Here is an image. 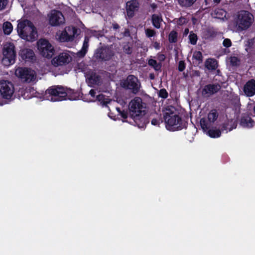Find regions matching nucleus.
<instances>
[{
  "instance_id": "14",
  "label": "nucleus",
  "mask_w": 255,
  "mask_h": 255,
  "mask_svg": "<svg viewBox=\"0 0 255 255\" xmlns=\"http://www.w3.org/2000/svg\"><path fill=\"white\" fill-rule=\"evenodd\" d=\"M71 57L66 53H61L51 60L52 64L55 67L66 65L71 61Z\"/></svg>"
},
{
  "instance_id": "38",
  "label": "nucleus",
  "mask_w": 255,
  "mask_h": 255,
  "mask_svg": "<svg viewBox=\"0 0 255 255\" xmlns=\"http://www.w3.org/2000/svg\"><path fill=\"white\" fill-rule=\"evenodd\" d=\"M193 58L197 60L199 63H201L203 61V55L201 52L195 51L193 55Z\"/></svg>"
},
{
  "instance_id": "52",
  "label": "nucleus",
  "mask_w": 255,
  "mask_h": 255,
  "mask_svg": "<svg viewBox=\"0 0 255 255\" xmlns=\"http://www.w3.org/2000/svg\"><path fill=\"white\" fill-rule=\"evenodd\" d=\"M154 47L156 49H159V48H160V46H159V44L156 42L155 43H154Z\"/></svg>"
},
{
  "instance_id": "48",
  "label": "nucleus",
  "mask_w": 255,
  "mask_h": 255,
  "mask_svg": "<svg viewBox=\"0 0 255 255\" xmlns=\"http://www.w3.org/2000/svg\"><path fill=\"white\" fill-rule=\"evenodd\" d=\"M96 91L94 89H91L90 91H89V94L91 95V96L93 98H94L95 97V95H96Z\"/></svg>"
},
{
  "instance_id": "47",
  "label": "nucleus",
  "mask_w": 255,
  "mask_h": 255,
  "mask_svg": "<svg viewBox=\"0 0 255 255\" xmlns=\"http://www.w3.org/2000/svg\"><path fill=\"white\" fill-rule=\"evenodd\" d=\"M121 116L124 119H126L128 118V113L127 111H125L124 110L122 111L120 113Z\"/></svg>"
},
{
  "instance_id": "21",
  "label": "nucleus",
  "mask_w": 255,
  "mask_h": 255,
  "mask_svg": "<svg viewBox=\"0 0 255 255\" xmlns=\"http://www.w3.org/2000/svg\"><path fill=\"white\" fill-rule=\"evenodd\" d=\"M254 124L255 122L248 115L244 114L242 115L240 123L242 127L251 128L254 127Z\"/></svg>"
},
{
  "instance_id": "57",
  "label": "nucleus",
  "mask_w": 255,
  "mask_h": 255,
  "mask_svg": "<svg viewBox=\"0 0 255 255\" xmlns=\"http://www.w3.org/2000/svg\"><path fill=\"white\" fill-rule=\"evenodd\" d=\"M253 110H254V113L255 114V106H254Z\"/></svg>"
},
{
  "instance_id": "29",
  "label": "nucleus",
  "mask_w": 255,
  "mask_h": 255,
  "mask_svg": "<svg viewBox=\"0 0 255 255\" xmlns=\"http://www.w3.org/2000/svg\"><path fill=\"white\" fill-rule=\"evenodd\" d=\"M149 66L153 68L156 71H160L161 70L162 64L157 63L156 60L153 59H149L148 61Z\"/></svg>"
},
{
  "instance_id": "28",
  "label": "nucleus",
  "mask_w": 255,
  "mask_h": 255,
  "mask_svg": "<svg viewBox=\"0 0 255 255\" xmlns=\"http://www.w3.org/2000/svg\"><path fill=\"white\" fill-rule=\"evenodd\" d=\"M65 30L66 31L67 33L69 36H71L73 39H74L76 36L78 35V29L75 26H68L65 28Z\"/></svg>"
},
{
  "instance_id": "34",
  "label": "nucleus",
  "mask_w": 255,
  "mask_h": 255,
  "mask_svg": "<svg viewBox=\"0 0 255 255\" xmlns=\"http://www.w3.org/2000/svg\"><path fill=\"white\" fill-rule=\"evenodd\" d=\"M230 63L232 67H237L240 65V60L236 56H231L230 58Z\"/></svg>"
},
{
  "instance_id": "56",
  "label": "nucleus",
  "mask_w": 255,
  "mask_h": 255,
  "mask_svg": "<svg viewBox=\"0 0 255 255\" xmlns=\"http://www.w3.org/2000/svg\"><path fill=\"white\" fill-rule=\"evenodd\" d=\"M117 110L118 111V112L120 113L122 111L120 110V108H117Z\"/></svg>"
},
{
  "instance_id": "2",
  "label": "nucleus",
  "mask_w": 255,
  "mask_h": 255,
  "mask_svg": "<svg viewBox=\"0 0 255 255\" xmlns=\"http://www.w3.org/2000/svg\"><path fill=\"white\" fill-rule=\"evenodd\" d=\"M163 119L166 128L168 130H179L185 127V123L182 118L170 109H166L165 112L163 114Z\"/></svg>"
},
{
  "instance_id": "8",
  "label": "nucleus",
  "mask_w": 255,
  "mask_h": 255,
  "mask_svg": "<svg viewBox=\"0 0 255 255\" xmlns=\"http://www.w3.org/2000/svg\"><path fill=\"white\" fill-rule=\"evenodd\" d=\"M15 74L21 81L26 83L33 82L36 78L35 71L29 68L19 67L15 70Z\"/></svg>"
},
{
  "instance_id": "43",
  "label": "nucleus",
  "mask_w": 255,
  "mask_h": 255,
  "mask_svg": "<svg viewBox=\"0 0 255 255\" xmlns=\"http://www.w3.org/2000/svg\"><path fill=\"white\" fill-rule=\"evenodd\" d=\"M223 45L226 48H229L232 46V41L229 38H225L223 42Z\"/></svg>"
},
{
  "instance_id": "54",
  "label": "nucleus",
  "mask_w": 255,
  "mask_h": 255,
  "mask_svg": "<svg viewBox=\"0 0 255 255\" xmlns=\"http://www.w3.org/2000/svg\"><path fill=\"white\" fill-rule=\"evenodd\" d=\"M189 32V29L188 28H186L184 30V34L187 35Z\"/></svg>"
},
{
  "instance_id": "45",
  "label": "nucleus",
  "mask_w": 255,
  "mask_h": 255,
  "mask_svg": "<svg viewBox=\"0 0 255 255\" xmlns=\"http://www.w3.org/2000/svg\"><path fill=\"white\" fill-rule=\"evenodd\" d=\"M8 3V0H0V10L5 8Z\"/></svg>"
},
{
  "instance_id": "46",
  "label": "nucleus",
  "mask_w": 255,
  "mask_h": 255,
  "mask_svg": "<svg viewBox=\"0 0 255 255\" xmlns=\"http://www.w3.org/2000/svg\"><path fill=\"white\" fill-rule=\"evenodd\" d=\"M157 60L159 61V63H161V62H163L165 60L166 56L164 54L158 53L157 55Z\"/></svg>"
},
{
  "instance_id": "44",
  "label": "nucleus",
  "mask_w": 255,
  "mask_h": 255,
  "mask_svg": "<svg viewBox=\"0 0 255 255\" xmlns=\"http://www.w3.org/2000/svg\"><path fill=\"white\" fill-rule=\"evenodd\" d=\"M225 11L223 9H215L214 11L215 14L216 15V17L218 18H220L221 16H223Z\"/></svg>"
},
{
  "instance_id": "7",
  "label": "nucleus",
  "mask_w": 255,
  "mask_h": 255,
  "mask_svg": "<svg viewBox=\"0 0 255 255\" xmlns=\"http://www.w3.org/2000/svg\"><path fill=\"white\" fill-rule=\"evenodd\" d=\"M253 15L249 11L241 10L238 16L237 24L241 30L248 29L252 24Z\"/></svg>"
},
{
  "instance_id": "27",
  "label": "nucleus",
  "mask_w": 255,
  "mask_h": 255,
  "mask_svg": "<svg viewBox=\"0 0 255 255\" xmlns=\"http://www.w3.org/2000/svg\"><path fill=\"white\" fill-rule=\"evenodd\" d=\"M96 100L100 103L102 107H107V104L110 102V100L106 98L103 94H100L97 96Z\"/></svg>"
},
{
  "instance_id": "17",
  "label": "nucleus",
  "mask_w": 255,
  "mask_h": 255,
  "mask_svg": "<svg viewBox=\"0 0 255 255\" xmlns=\"http://www.w3.org/2000/svg\"><path fill=\"white\" fill-rule=\"evenodd\" d=\"M87 82L89 86L94 87V86H100L102 81L101 77L95 72H91L87 79Z\"/></svg>"
},
{
  "instance_id": "37",
  "label": "nucleus",
  "mask_w": 255,
  "mask_h": 255,
  "mask_svg": "<svg viewBox=\"0 0 255 255\" xmlns=\"http://www.w3.org/2000/svg\"><path fill=\"white\" fill-rule=\"evenodd\" d=\"M154 114L156 115V117L153 118L151 119V123L153 126H159L162 121L161 120V115H158L156 113Z\"/></svg>"
},
{
  "instance_id": "18",
  "label": "nucleus",
  "mask_w": 255,
  "mask_h": 255,
  "mask_svg": "<svg viewBox=\"0 0 255 255\" xmlns=\"http://www.w3.org/2000/svg\"><path fill=\"white\" fill-rule=\"evenodd\" d=\"M244 92L248 97H253L255 95V80H249L244 86Z\"/></svg>"
},
{
  "instance_id": "49",
  "label": "nucleus",
  "mask_w": 255,
  "mask_h": 255,
  "mask_svg": "<svg viewBox=\"0 0 255 255\" xmlns=\"http://www.w3.org/2000/svg\"><path fill=\"white\" fill-rule=\"evenodd\" d=\"M112 26L114 29L115 30H117L120 28V26L118 23H113Z\"/></svg>"
},
{
  "instance_id": "53",
  "label": "nucleus",
  "mask_w": 255,
  "mask_h": 255,
  "mask_svg": "<svg viewBox=\"0 0 255 255\" xmlns=\"http://www.w3.org/2000/svg\"><path fill=\"white\" fill-rule=\"evenodd\" d=\"M149 78L150 79L153 80L154 79V75L153 73H150L149 75Z\"/></svg>"
},
{
  "instance_id": "5",
  "label": "nucleus",
  "mask_w": 255,
  "mask_h": 255,
  "mask_svg": "<svg viewBox=\"0 0 255 255\" xmlns=\"http://www.w3.org/2000/svg\"><path fill=\"white\" fill-rule=\"evenodd\" d=\"M145 104L143 102L142 99L139 97H135L130 101L128 105L130 115L133 119L138 118L142 113L144 114Z\"/></svg>"
},
{
  "instance_id": "23",
  "label": "nucleus",
  "mask_w": 255,
  "mask_h": 255,
  "mask_svg": "<svg viewBox=\"0 0 255 255\" xmlns=\"http://www.w3.org/2000/svg\"><path fill=\"white\" fill-rule=\"evenodd\" d=\"M237 126V121H233L232 120L230 121H227L223 123L221 125V130L222 131L226 130L227 132H228V131H231L233 129L236 128Z\"/></svg>"
},
{
  "instance_id": "33",
  "label": "nucleus",
  "mask_w": 255,
  "mask_h": 255,
  "mask_svg": "<svg viewBox=\"0 0 255 255\" xmlns=\"http://www.w3.org/2000/svg\"><path fill=\"white\" fill-rule=\"evenodd\" d=\"M89 44L83 43L82 49L77 53L79 57H84L87 52Z\"/></svg>"
},
{
  "instance_id": "20",
  "label": "nucleus",
  "mask_w": 255,
  "mask_h": 255,
  "mask_svg": "<svg viewBox=\"0 0 255 255\" xmlns=\"http://www.w3.org/2000/svg\"><path fill=\"white\" fill-rule=\"evenodd\" d=\"M65 93L66 95L64 96V100L73 101L79 99L80 93L77 91L70 88H65Z\"/></svg>"
},
{
  "instance_id": "25",
  "label": "nucleus",
  "mask_w": 255,
  "mask_h": 255,
  "mask_svg": "<svg viewBox=\"0 0 255 255\" xmlns=\"http://www.w3.org/2000/svg\"><path fill=\"white\" fill-rule=\"evenodd\" d=\"M163 21L162 16L160 14H153L151 16L152 25L155 28L159 29L161 27V23Z\"/></svg>"
},
{
  "instance_id": "19",
  "label": "nucleus",
  "mask_w": 255,
  "mask_h": 255,
  "mask_svg": "<svg viewBox=\"0 0 255 255\" xmlns=\"http://www.w3.org/2000/svg\"><path fill=\"white\" fill-rule=\"evenodd\" d=\"M127 12L129 17H132L134 11L138 8L139 3L136 0L128 1L126 3Z\"/></svg>"
},
{
  "instance_id": "1",
  "label": "nucleus",
  "mask_w": 255,
  "mask_h": 255,
  "mask_svg": "<svg viewBox=\"0 0 255 255\" xmlns=\"http://www.w3.org/2000/svg\"><path fill=\"white\" fill-rule=\"evenodd\" d=\"M17 31L20 37L28 41H33L37 37L36 27L33 23L28 19L23 20L18 23Z\"/></svg>"
},
{
  "instance_id": "26",
  "label": "nucleus",
  "mask_w": 255,
  "mask_h": 255,
  "mask_svg": "<svg viewBox=\"0 0 255 255\" xmlns=\"http://www.w3.org/2000/svg\"><path fill=\"white\" fill-rule=\"evenodd\" d=\"M58 38L61 42L72 41L74 40L71 36L68 35L65 29L61 32Z\"/></svg>"
},
{
  "instance_id": "32",
  "label": "nucleus",
  "mask_w": 255,
  "mask_h": 255,
  "mask_svg": "<svg viewBox=\"0 0 255 255\" xmlns=\"http://www.w3.org/2000/svg\"><path fill=\"white\" fill-rule=\"evenodd\" d=\"M197 0H178V3L182 7H188L192 6Z\"/></svg>"
},
{
  "instance_id": "16",
  "label": "nucleus",
  "mask_w": 255,
  "mask_h": 255,
  "mask_svg": "<svg viewBox=\"0 0 255 255\" xmlns=\"http://www.w3.org/2000/svg\"><path fill=\"white\" fill-rule=\"evenodd\" d=\"M20 58L25 62H33L36 60V56L33 50L28 48L21 49L19 52Z\"/></svg>"
},
{
  "instance_id": "41",
  "label": "nucleus",
  "mask_w": 255,
  "mask_h": 255,
  "mask_svg": "<svg viewBox=\"0 0 255 255\" xmlns=\"http://www.w3.org/2000/svg\"><path fill=\"white\" fill-rule=\"evenodd\" d=\"M123 51L126 54L130 55L132 52V47L128 44H126L123 46Z\"/></svg>"
},
{
  "instance_id": "40",
  "label": "nucleus",
  "mask_w": 255,
  "mask_h": 255,
  "mask_svg": "<svg viewBox=\"0 0 255 255\" xmlns=\"http://www.w3.org/2000/svg\"><path fill=\"white\" fill-rule=\"evenodd\" d=\"M145 32L146 36L148 38L153 37L156 34V32L154 29L150 28H147L145 29Z\"/></svg>"
},
{
  "instance_id": "35",
  "label": "nucleus",
  "mask_w": 255,
  "mask_h": 255,
  "mask_svg": "<svg viewBox=\"0 0 255 255\" xmlns=\"http://www.w3.org/2000/svg\"><path fill=\"white\" fill-rule=\"evenodd\" d=\"M178 33L175 30L171 31L168 36V40L170 43H175L177 40Z\"/></svg>"
},
{
  "instance_id": "50",
  "label": "nucleus",
  "mask_w": 255,
  "mask_h": 255,
  "mask_svg": "<svg viewBox=\"0 0 255 255\" xmlns=\"http://www.w3.org/2000/svg\"><path fill=\"white\" fill-rule=\"evenodd\" d=\"M183 20H184V18L182 17H181L178 19V24H182L183 23V22L182 21Z\"/></svg>"
},
{
  "instance_id": "24",
  "label": "nucleus",
  "mask_w": 255,
  "mask_h": 255,
  "mask_svg": "<svg viewBox=\"0 0 255 255\" xmlns=\"http://www.w3.org/2000/svg\"><path fill=\"white\" fill-rule=\"evenodd\" d=\"M218 66L217 61L214 58H208L205 62V66L209 70H215Z\"/></svg>"
},
{
  "instance_id": "4",
  "label": "nucleus",
  "mask_w": 255,
  "mask_h": 255,
  "mask_svg": "<svg viewBox=\"0 0 255 255\" xmlns=\"http://www.w3.org/2000/svg\"><path fill=\"white\" fill-rule=\"evenodd\" d=\"M65 87L62 86H52L49 87L45 92L44 97L47 100L52 102L64 100Z\"/></svg>"
},
{
  "instance_id": "12",
  "label": "nucleus",
  "mask_w": 255,
  "mask_h": 255,
  "mask_svg": "<svg viewBox=\"0 0 255 255\" xmlns=\"http://www.w3.org/2000/svg\"><path fill=\"white\" fill-rule=\"evenodd\" d=\"M14 90L13 85L11 82L5 80L0 81V94L2 98L10 99Z\"/></svg>"
},
{
  "instance_id": "3",
  "label": "nucleus",
  "mask_w": 255,
  "mask_h": 255,
  "mask_svg": "<svg viewBox=\"0 0 255 255\" xmlns=\"http://www.w3.org/2000/svg\"><path fill=\"white\" fill-rule=\"evenodd\" d=\"M2 55L3 57L1 60V63L4 66H9L15 63L16 53L13 43L9 42L6 43L3 45Z\"/></svg>"
},
{
  "instance_id": "6",
  "label": "nucleus",
  "mask_w": 255,
  "mask_h": 255,
  "mask_svg": "<svg viewBox=\"0 0 255 255\" xmlns=\"http://www.w3.org/2000/svg\"><path fill=\"white\" fill-rule=\"evenodd\" d=\"M37 49L41 56L47 59H51L54 55V46L46 39L41 38L37 42Z\"/></svg>"
},
{
  "instance_id": "11",
  "label": "nucleus",
  "mask_w": 255,
  "mask_h": 255,
  "mask_svg": "<svg viewBox=\"0 0 255 255\" xmlns=\"http://www.w3.org/2000/svg\"><path fill=\"white\" fill-rule=\"evenodd\" d=\"M115 56V52L108 47H101L96 49L94 57L97 60L108 61L112 59Z\"/></svg>"
},
{
  "instance_id": "15",
  "label": "nucleus",
  "mask_w": 255,
  "mask_h": 255,
  "mask_svg": "<svg viewBox=\"0 0 255 255\" xmlns=\"http://www.w3.org/2000/svg\"><path fill=\"white\" fill-rule=\"evenodd\" d=\"M221 88L220 85L218 83L207 84L202 89V95L204 97H209L217 93Z\"/></svg>"
},
{
  "instance_id": "9",
  "label": "nucleus",
  "mask_w": 255,
  "mask_h": 255,
  "mask_svg": "<svg viewBox=\"0 0 255 255\" xmlns=\"http://www.w3.org/2000/svg\"><path fill=\"white\" fill-rule=\"evenodd\" d=\"M122 86L126 89L129 90L133 94H136L139 91L140 83L136 77L129 75L123 83Z\"/></svg>"
},
{
  "instance_id": "13",
  "label": "nucleus",
  "mask_w": 255,
  "mask_h": 255,
  "mask_svg": "<svg viewBox=\"0 0 255 255\" xmlns=\"http://www.w3.org/2000/svg\"><path fill=\"white\" fill-rule=\"evenodd\" d=\"M49 24L53 26H59L64 23L65 18L63 13L59 10H52L49 19Z\"/></svg>"
},
{
  "instance_id": "51",
  "label": "nucleus",
  "mask_w": 255,
  "mask_h": 255,
  "mask_svg": "<svg viewBox=\"0 0 255 255\" xmlns=\"http://www.w3.org/2000/svg\"><path fill=\"white\" fill-rule=\"evenodd\" d=\"M89 38L87 36H85L83 43L89 44Z\"/></svg>"
},
{
  "instance_id": "30",
  "label": "nucleus",
  "mask_w": 255,
  "mask_h": 255,
  "mask_svg": "<svg viewBox=\"0 0 255 255\" xmlns=\"http://www.w3.org/2000/svg\"><path fill=\"white\" fill-rule=\"evenodd\" d=\"M2 29L4 34L9 35L13 29V26L10 22L6 21L3 23Z\"/></svg>"
},
{
  "instance_id": "22",
  "label": "nucleus",
  "mask_w": 255,
  "mask_h": 255,
  "mask_svg": "<svg viewBox=\"0 0 255 255\" xmlns=\"http://www.w3.org/2000/svg\"><path fill=\"white\" fill-rule=\"evenodd\" d=\"M218 30L213 27H208L203 32V35L205 39H210L215 38L218 34Z\"/></svg>"
},
{
  "instance_id": "10",
  "label": "nucleus",
  "mask_w": 255,
  "mask_h": 255,
  "mask_svg": "<svg viewBox=\"0 0 255 255\" xmlns=\"http://www.w3.org/2000/svg\"><path fill=\"white\" fill-rule=\"evenodd\" d=\"M219 117V113L216 109L211 110L207 115V120L205 118L200 119V124L202 129L206 131L210 128Z\"/></svg>"
},
{
  "instance_id": "42",
  "label": "nucleus",
  "mask_w": 255,
  "mask_h": 255,
  "mask_svg": "<svg viewBox=\"0 0 255 255\" xmlns=\"http://www.w3.org/2000/svg\"><path fill=\"white\" fill-rule=\"evenodd\" d=\"M186 67L185 63L184 61H180L178 63V69L180 72L183 71Z\"/></svg>"
},
{
  "instance_id": "31",
  "label": "nucleus",
  "mask_w": 255,
  "mask_h": 255,
  "mask_svg": "<svg viewBox=\"0 0 255 255\" xmlns=\"http://www.w3.org/2000/svg\"><path fill=\"white\" fill-rule=\"evenodd\" d=\"M208 134L212 138H217L221 136V131L219 129H208Z\"/></svg>"
},
{
  "instance_id": "55",
  "label": "nucleus",
  "mask_w": 255,
  "mask_h": 255,
  "mask_svg": "<svg viewBox=\"0 0 255 255\" xmlns=\"http://www.w3.org/2000/svg\"><path fill=\"white\" fill-rule=\"evenodd\" d=\"M221 0H213L214 3H218L220 2Z\"/></svg>"
},
{
  "instance_id": "39",
  "label": "nucleus",
  "mask_w": 255,
  "mask_h": 255,
  "mask_svg": "<svg viewBox=\"0 0 255 255\" xmlns=\"http://www.w3.org/2000/svg\"><path fill=\"white\" fill-rule=\"evenodd\" d=\"M168 94L166 90L164 88L161 89L159 90L158 93V96L163 99H166L168 97Z\"/></svg>"
},
{
  "instance_id": "36",
  "label": "nucleus",
  "mask_w": 255,
  "mask_h": 255,
  "mask_svg": "<svg viewBox=\"0 0 255 255\" xmlns=\"http://www.w3.org/2000/svg\"><path fill=\"white\" fill-rule=\"evenodd\" d=\"M189 43L193 45H195L197 43L198 40V37L196 34L194 33L193 31L190 32L189 35Z\"/></svg>"
}]
</instances>
